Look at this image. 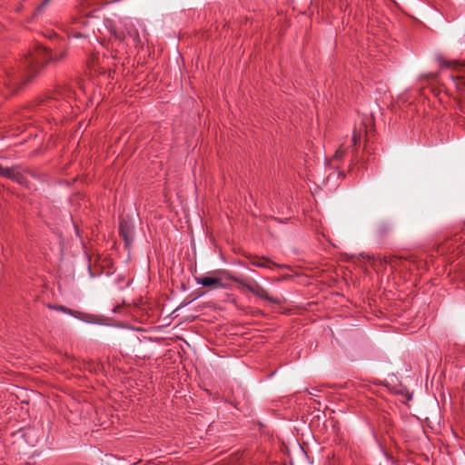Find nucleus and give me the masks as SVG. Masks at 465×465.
<instances>
[{
  "label": "nucleus",
  "mask_w": 465,
  "mask_h": 465,
  "mask_svg": "<svg viewBox=\"0 0 465 465\" xmlns=\"http://www.w3.org/2000/svg\"><path fill=\"white\" fill-rule=\"evenodd\" d=\"M51 0H44V2L41 4V5L39 6L40 9L44 8L45 6H46L49 3H50Z\"/></svg>",
  "instance_id": "9"
},
{
  "label": "nucleus",
  "mask_w": 465,
  "mask_h": 465,
  "mask_svg": "<svg viewBox=\"0 0 465 465\" xmlns=\"http://www.w3.org/2000/svg\"><path fill=\"white\" fill-rule=\"evenodd\" d=\"M317 391H318L316 389L308 390L309 394L313 396H317Z\"/></svg>",
  "instance_id": "10"
},
{
  "label": "nucleus",
  "mask_w": 465,
  "mask_h": 465,
  "mask_svg": "<svg viewBox=\"0 0 465 465\" xmlns=\"http://www.w3.org/2000/svg\"><path fill=\"white\" fill-rule=\"evenodd\" d=\"M341 154H342V152H341V150H338V151L336 152V153H335V155H334V156H335L336 158H340V157H341Z\"/></svg>",
  "instance_id": "11"
},
{
  "label": "nucleus",
  "mask_w": 465,
  "mask_h": 465,
  "mask_svg": "<svg viewBox=\"0 0 465 465\" xmlns=\"http://www.w3.org/2000/svg\"><path fill=\"white\" fill-rule=\"evenodd\" d=\"M352 141H353L354 144H356V143H357V141H358V137H357V134H356V133H354V134H353V136H352Z\"/></svg>",
  "instance_id": "12"
},
{
  "label": "nucleus",
  "mask_w": 465,
  "mask_h": 465,
  "mask_svg": "<svg viewBox=\"0 0 465 465\" xmlns=\"http://www.w3.org/2000/svg\"><path fill=\"white\" fill-rule=\"evenodd\" d=\"M64 51L53 54L49 49L39 46L30 53L25 59L23 71H15L14 68H5L3 85L6 88L5 95H10L30 80L40 69L49 62H58L65 56Z\"/></svg>",
  "instance_id": "1"
},
{
  "label": "nucleus",
  "mask_w": 465,
  "mask_h": 465,
  "mask_svg": "<svg viewBox=\"0 0 465 465\" xmlns=\"http://www.w3.org/2000/svg\"><path fill=\"white\" fill-rule=\"evenodd\" d=\"M384 262L389 264L391 268L396 269L399 264L401 262V259L395 257H385Z\"/></svg>",
  "instance_id": "6"
},
{
  "label": "nucleus",
  "mask_w": 465,
  "mask_h": 465,
  "mask_svg": "<svg viewBox=\"0 0 465 465\" xmlns=\"http://www.w3.org/2000/svg\"><path fill=\"white\" fill-rule=\"evenodd\" d=\"M231 279L232 281H234L235 282H238L240 284H242V286H244L248 291H250L252 293H253L254 295L263 299V300H266L272 303H274V304H281L282 303V299L281 298H278V297H272L269 295L268 292L262 287L261 286L259 283L257 282H252V283H247L245 282L244 281L237 278V277H231Z\"/></svg>",
  "instance_id": "2"
},
{
  "label": "nucleus",
  "mask_w": 465,
  "mask_h": 465,
  "mask_svg": "<svg viewBox=\"0 0 465 465\" xmlns=\"http://www.w3.org/2000/svg\"><path fill=\"white\" fill-rule=\"evenodd\" d=\"M50 308L55 310V311H59V312H62L64 313H67V314H73V311L67 307H64L63 305H54V306H50Z\"/></svg>",
  "instance_id": "7"
},
{
  "label": "nucleus",
  "mask_w": 465,
  "mask_h": 465,
  "mask_svg": "<svg viewBox=\"0 0 465 465\" xmlns=\"http://www.w3.org/2000/svg\"><path fill=\"white\" fill-rule=\"evenodd\" d=\"M253 265H255L257 267L271 268L268 261L253 262Z\"/></svg>",
  "instance_id": "8"
},
{
  "label": "nucleus",
  "mask_w": 465,
  "mask_h": 465,
  "mask_svg": "<svg viewBox=\"0 0 465 465\" xmlns=\"http://www.w3.org/2000/svg\"><path fill=\"white\" fill-rule=\"evenodd\" d=\"M119 233L123 237L126 245H130L134 241V226L126 221H121L119 225Z\"/></svg>",
  "instance_id": "4"
},
{
  "label": "nucleus",
  "mask_w": 465,
  "mask_h": 465,
  "mask_svg": "<svg viewBox=\"0 0 465 465\" xmlns=\"http://www.w3.org/2000/svg\"><path fill=\"white\" fill-rule=\"evenodd\" d=\"M195 282L203 285L204 287H212L214 289L217 288H224V284L222 282V278L216 276V275H205L201 277H196Z\"/></svg>",
  "instance_id": "3"
},
{
  "label": "nucleus",
  "mask_w": 465,
  "mask_h": 465,
  "mask_svg": "<svg viewBox=\"0 0 465 465\" xmlns=\"http://www.w3.org/2000/svg\"><path fill=\"white\" fill-rule=\"evenodd\" d=\"M0 176L12 178V179L19 181L18 180L19 173H15V172L12 169L4 167L1 164H0Z\"/></svg>",
  "instance_id": "5"
}]
</instances>
